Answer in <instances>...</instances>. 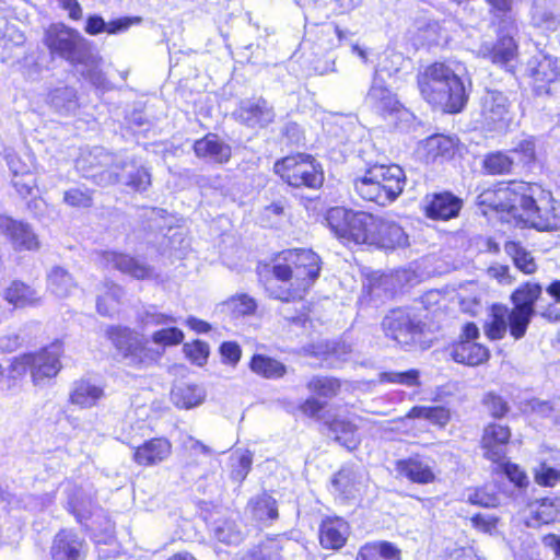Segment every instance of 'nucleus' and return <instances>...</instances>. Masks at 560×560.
I'll return each instance as SVG.
<instances>
[{"instance_id":"nucleus-1","label":"nucleus","mask_w":560,"mask_h":560,"mask_svg":"<svg viewBox=\"0 0 560 560\" xmlns=\"http://www.w3.org/2000/svg\"><path fill=\"white\" fill-rule=\"evenodd\" d=\"M320 271V260L311 249H292L282 253L272 267L273 279L266 290L273 299L289 303L301 301Z\"/></svg>"},{"instance_id":"nucleus-2","label":"nucleus","mask_w":560,"mask_h":560,"mask_svg":"<svg viewBox=\"0 0 560 560\" xmlns=\"http://www.w3.org/2000/svg\"><path fill=\"white\" fill-rule=\"evenodd\" d=\"M506 210L537 231L560 230V205L549 190L536 183H512L502 190Z\"/></svg>"},{"instance_id":"nucleus-3","label":"nucleus","mask_w":560,"mask_h":560,"mask_svg":"<svg viewBox=\"0 0 560 560\" xmlns=\"http://www.w3.org/2000/svg\"><path fill=\"white\" fill-rule=\"evenodd\" d=\"M45 44L51 51L66 59L94 88L108 90L109 82L102 71V58L75 30L65 24H52L45 33Z\"/></svg>"},{"instance_id":"nucleus-4","label":"nucleus","mask_w":560,"mask_h":560,"mask_svg":"<svg viewBox=\"0 0 560 560\" xmlns=\"http://www.w3.org/2000/svg\"><path fill=\"white\" fill-rule=\"evenodd\" d=\"M463 67L455 61L433 62L417 75L421 96L445 113H458L467 103L468 94L460 77Z\"/></svg>"},{"instance_id":"nucleus-5","label":"nucleus","mask_w":560,"mask_h":560,"mask_svg":"<svg viewBox=\"0 0 560 560\" xmlns=\"http://www.w3.org/2000/svg\"><path fill=\"white\" fill-rule=\"evenodd\" d=\"M406 175L396 164H373L361 171L352 180L355 194L363 200L385 207L402 192Z\"/></svg>"},{"instance_id":"nucleus-6","label":"nucleus","mask_w":560,"mask_h":560,"mask_svg":"<svg viewBox=\"0 0 560 560\" xmlns=\"http://www.w3.org/2000/svg\"><path fill=\"white\" fill-rule=\"evenodd\" d=\"M90 155L96 160L92 166L104 170L98 174L100 183L113 185L121 183L135 191H145L151 186V174L133 159L114 155L103 148H95Z\"/></svg>"},{"instance_id":"nucleus-7","label":"nucleus","mask_w":560,"mask_h":560,"mask_svg":"<svg viewBox=\"0 0 560 560\" xmlns=\"http://www.w3.org/2000/svg\"><path fill=\"white\" fill-rule=\"evenodd\" d=\"M61 352L59 343H51L37 352L15 357L10 364V377L18 378L30 371L33 383L39 385L45 380L52 378L58 374L61 369Z\"/></svg>"},{"instance_id":"nucleus-8","label":"nucleus","mask_w":560,"mask_h":560,"mask_svg":"<svg viewBox=\"0 0 560 560\" xmlns=\"http://www.w3.org/2000/svg\"><path fill=\"white\" fill-rule=\"evenodd\" d=\"M273 171L292 187L318 188L324 182L320 165L308 154L299 153L278 160Z\"/></svg>"},{"instance_id":"nucleus-9","label":"nucleus","mask_w":560,"mask_h":560,"mask_svg":"<svg viewBox=\"0 0 560 560\" xmlns=\"http://www.w3.org/2000/svg\"><path fill=\"white\" fill-rule=\"evenodd\" d=\"M376 219L377 217L368 212H354L345 208H332L327 214L329 225L339 237L358 244H371Z\"/></svg>"},{"instance_id":"nucleus-10","label":"nucleus","mask_w":560,"mask_h":560,"mask_svg":"<svg viewBox=\"0 0 560 560\" xmlns=\"http://www.w3.org/2000/svg\"><path fill=\"white\" fill-rule=\"evenodd\" d=\"M387 337L401 347L419 346L423 348L424 323L419 315L409 310L397 308L387 314L382 322Z\"/></svg>"},{"instance_id":"nucleus-11","label":"nucleus","mask_w":560,"mask_h":560,"mask_svg":"<svg viewBox=\"0 0 560 560\" xmlns=\"http://www.w3.org/2000/svg\"><path fill=\"white\" fill-rule=\"evenodd\" d=\"M107 336L118 353L130 366L145 368L155 362L158 353L148 348L142 339L126 327H110Z\"/></svg>"},{"instance_id":"nucleus-12","label":"nucleus","mask_w":560,"mask_h":560,"mask_svg":"<svg viewBox=\"0 0 560 560\" xmlns=\"http://www.w3.org/2000/svg\"><path fill=\"white\" fill-rule=\"evenodd\" d=\"M542 287L537 282L527 281L515 289L511 295L513 303L512 316L514 327L512 337L522 339L527 331L533 316L536 314L535 304L540 300Z\"/></svg>"},{"instance_id":"nucleus-13","label":"nucleus","mask_w":560,"mask_h":560,"mask_svg":"<svg viewBox=\"0 0 560 560\" xmlns=\"http://www.w3.org/2000/svg\"><path fill=\"white\" fill-rule=\"evenodd\" d=\"M397 72V68L390 69L384 63H380L375 68V73L371 88L365 96V104L381 115L398 112L400 103L386 85L382 78V73L392 75Z\"/></svg>"},{"instance_id":"nucleus-14","label":"nucleus","mask_w":560,"mask_h":560,"mask_svg":"<svg viewBox=\"0 0 560 560\" xmlns=\"http://www.w3.org/2000/svg\"><path fill=\"white\" fill-rule=\"evenodd\" d=\"M481 117L489 130H505L513 119L509 98L499 91H488L481 100Z\"/></svg>"},{"instance_id":"nucleus-15","label":"nucleus","mask_w":560,"mask_h":560,"mask_svg":"<svg viewBox=\"0 0 560 560\" xmlns=\"http://www.w3.org/2000/svg\"><path fill=\"white\" fill-rule=\"evenodd\" d=\"M533 90L538 97L560 98V72L557 60L544 56L530 68Z\"/></svg>"},{"instance_id":"nucleus-16","label":"nucleus","mask_w":560,"mask_h":560,"mask_svg":"<svg viewBox=\"0 0 560 560\" xmlns=\"http://www.w3.org/2000/svg\"><path fill=\"white\" fill-rule=\"evenodd\" d=\"M0 234L15 250H35L39 248L38 238L31 225L12 217L0 215Z\"/></svg>"},{"instance_id":"nucleus-17","label":"nucleus","mask_w":560,"mask_h":560,"mask_svg":"<svg viewBox=\"0 0 560 560\" xmlns=\"http://www.w3.org/2000/svg\"><path fill=\"white\" fill-rule=\"evenodd\" d=\"M233 116L237 121L247 127L261 128L273 121L275 113L266 100L253 98L242 101Z\"/></svg>"},{"instance_id":"nucleus-18","label":"nucleus","mask_w":560,"mask_h":560,"mask_svg":"<svg viewBox=\"0 0 560 560\" xmlns=\"http://www.w3.org/2000/svg\"><path fill=\"white\" fill-rule=\"evenodd\" d=\"M101 264L138 280L153 279L155 277L153 267L129 255L117 252H103L101 254Z\"/></svg>"},{"instance_id":"nucleus-19","label":"nucleus","mask_w":560,"mask_h":560,"mask_svg":"<svg viewBox=\"0 0 560 560\" xmlns=\"http://www.w3.org/2000/svg\"><path fill=\"white\" fill-rule=\"evenodd\" d=\"M88 546L83 538L69 529H62L55 536L50 548L54 560H83Z\"/></svg>"},{"instance_id":"nucleus-20","label":"nucleus","mask_w":560,"mask_h":560,"mask_svg":"<svg viewBox=\"0 0 560 560\" xmlns=\"http://www.w3.org/2000/svg\"><path fill=\"white\" fill-rule=\"evenodd\" d=\"M510 439L511 431L509 427L497 423L488 424L481 440L485 457L494 463L503 462Z\"/></svg>"},{"instance_id":"nucleus-21","label":"nucleus","mask_w":560,"mask_h":560,"mask_svg":"<svg viewBox=\"0 0 560 560\" xmlns=\"http://www.w3.org/2000/svg\"><path fill=\"white\" fill-rule=\"evenodd\" d=\"M371 244L385 249H394L406 246L408 244V235L396 222L377 218Z\"/></svg>"},{"instance_id":"nucleus-22","label":"nucleus","mask_w":560,"mask_h":560,"mask_svg":"<svg viewBox=\"0 0 560 560\" xmlns=\"http://www.w3.org/2000/svg\"><path fill=\"white\" fill-rule=\"evenodd\" d=\"M396 470L400 476L416 483L427 485L435 480L433 462L421 456L398 460Z\"/></svg>"},{"instance_id":"nucleus-23","label":"nucleus","mask_w":560,"mask_h":560,"mask_svg":"<svg viewBox=\"0 0 560 560\" xmlns=\"http://www.w3.org/2000/svg\"><path fill=\"white\" fill-rule=\"evenodd\" d=\"M517 46L511 34H503L495 44L483 43L480 45L478 54L489 59L492 63L502 67H509L515 59Z\"/></svg>"},{"instance_id":"nucleus-24","label":"nucleus","mask_w":560,"mask_h":560,"mask_svg":"<svg viewBox=\"0 0 560 560\" xmlns=\"http://www.w3.org/2000/svg\"><path fill=\"white\" fill-rule=\"evenodd\" d=\"M462 199L451 192L434 194L427 197L425 213L434 220H450L458 215Z\"/></svg>"},{"instance_id":"nucleus-25","label":"nucleus","mask_w":560,"mask_h":560,"mask_svg":"<svg viewBox=\"0 0 560 560\" xmlns=\"http://www.w3.org/2000/svg\"><path fill=\"white\" fill-rule=\"evenodd\" d=\"M171 453L172 444L168 440L151 439L135 450L133 460L142 466H153L168 458Z\"/></svg>"},{"instance_id":"nucleus-26","label":"nucleus","mask_w":560,"mask_h":560,"mask_svg":"<svg viewBox=\"0 0 560 560\" xmlns=\"http://www.w3.org/2000/svg\"><path fill=\"white\" fill-rule=\"evenodd\" d=\"M513 327L512 310L501 304H494L483 327L487 337L491 340H500L508 330L512 336Z\"/></svg>"},{"instance_id":"nucleus-27","label":"nucleus","mask_w":560,"mask_h":560,"mask_svg":"<svg viewBox=\"0 0 560 560\" xmlns=\"http://www.w3.org/2000/svg\"><path fill=\"white\" fill-rule=\"evenodd\" d=\"M198 158L209 159L215 163H225L231 158V148L219 139L217 135L209 133L194 144Z\"/></svg>"},{"instance_id":"nucleus-28","label":"nucleus","mask_w":560,"mask_h":560,"mask_svg":"<svg viewBox=\"0 0 560 560\" xmlns=\"http://www.w3.org/2000/svg\"><path fill=\"white\" fill-rule=\"evenodd\" d=\"M348 534L349 527L343 520L327 518L320 525V545L326 549H339L346 544Z\"/></svg>"},{"instance_id":"nucleus-29","label":"nucleus","mask_w":560,"mask_h":560,"mask_svg":"<svg viewBox=\"0 0 560 560\" xmlns=\"http://www.w3.org/2000/svg\"><path fill=\"white\" fill-rule=\"evenodd\" d=\"M529 521L528 524L537 526L539 524H549L560 514L559 498H544L536 500L528 505Z\"/></svg>"},{"instance_id":"nucleus-30","label":"nucleus","mask_w":560,"mask_h":560,"mask_svg":"<svg viewBox=\"0 0 560 560\" xmlns=\"http://www.w3.org/2000/svg\"><path fill=\"white\" fill-rule=\"evenodd\" d=\"M104 397V389L90 380H80L73 384L70 400L81 408H91Z\"/></svg>"},{"instance_id":"nucleus-31","label":"nucleus","mask_w":560,"mask_h":560,"mask_svg":"<svg viewBox=\"0 0 560 560\" xmlns=\"http://www.w3.org/2000/svg\"><path fill=\"white\" fill-rule=\"evenodd\" d=\"M206 390L192 384L180 383L171 390L172 402L180 409H190L203 402Z\"/></svg>"},{"instance_id":"nucleus-32","label":"nucleus","mask_w":560,"mask_h":560,"mask_svg":"<svg viewBox=\"0 0 560 560\" xmlns=\"http://www.w3.org/2000/svg\"><path fill=\"white\" fill-rule=\"evenodd\" d=\"M66 492L68 511L75 516L79 523H83L91 515L92 497L77 486H68Z\"/></svg>"},{"instance_id":"nucleus-33","label":"nucleus","mask_w":560,"mask_h":560,"mask_svg":"<svg viewBox=\"0 0 560 560\" xmlns=\"http://www.w3.org/2000/svg\"><path fill=\"white\" fill-rule=\"evenodd\" d=\"M47 103L62 116L74 113L79 107L77 91L70 86L52 89L47 95Z\"/></svg>"},{"instance_id":"nucleus-34","label":"nucleus","mask_w":560,"mask_h":560,"mask_svg":"<svg viewBox=\"0 0 560 560\" xmlns=\"http://www.w3.org/2000/svg\"><path fill=\"white\" fill-rule=\"evenodd\" d=\"M453 359L467 365H479L489 358V350L477 342L460 340L453 349Z\"/></svg>"},{"instance_id":"nucleus-35","label":"nucleus","mask_w":560,"mask_h":560,"mask_svg":"<svg viewBox=\"0 0 560 560\" xmlns=\"http://www.w3.org/2000/svg\"><path fill=\"white\" fill-rule=\"evenodd\" d=\"M348 33V31H342L332 23L318 26L314 32V44L318 49V54H324L338 47Z\"/></svg>"},{"instance_id":"nucleus-36","label":"nucleus","mask_w":560,"mask_h":560,"mask_svg":"<svg viewBox=\"0 0 560 560\" xmlns=\"http://www.w3.org/2000/svg\"><path fill=\"white\" fill-rule=\"evenodd\" d=\"M327 428L329 436L347 450L351 451L358 446L359 438L357 434V427L350 421L336 418L332 421L327 422Z\"/></svg>"},{"instance_id":"nucleus-37","label":"nucleus","mask_w":560,"mask_h":560,"mask_svg":"<svg viewBox=\"0 0 560 560\" xmlns=\"http://www.w3.org/2000/svg\"><path fill=\"white\" fill-rule=\"evenodd\" d=\"M140 18H122L106 24L101 16L92 15L86 21L85 32L90 35H96L104 31L109 34H117L126 31L135 23H140Z\"/></svg>"},{"instance_id":"nucleus-38","label":"nucleus","mask_w":560,"mask_h":560,"mask_svg":"<svg viewBox=\"0 0 560 560\" xmlns=\"http://www.w3.org/2000/svg\"><path fill=\"white\" fill-rule=\"evenodd\" d=\"M247 509L253 517L260 522L275 521L279 516L277 501L266 492L252 498Z\"/></svg>"},{"instance_id":"nucleus-39","label":"nucleus","mask_w":560,"mask_h":560,"mask_svg":"<svg viewBox=\"0 0 560 560\" xmlns=\"http://www.w3.org/2000/svg\"><path fill=\"white\" fill-rule=\"evenodd\" d=\"M4 299L15 307L32 306L39 302L38 293L20 281H13L4 292Z\"/></svg>"},{"instance_id":"nucleus-40","label":"nucleus","mask_w":560,"mask_h":560,"mask_svg":"<svg viewBox=\"0 0 560 560\" xmlns=\"http://www.w3.org/2000/svg\"><path fill=\"white\" fill-rule=\"evenodd\" d=\"M357 560H400V551L387 541L366 544L359 550Z\"/></svg>"},{"instance_id":"nucleus-41","label":"nucleus","mask_w":560,"mask_h":560,"mask_svg":"<svg viewBox=\"0 0 560 560\" xmlns=\"http://www.w3.org/2000/svg\"><path fill=\"white\" fill-rule=\"evenodd\" d=\"M250 369L254 373L266 378H279L282 377L287 372L285 365L283 363L262 354H255L252 358Z\"/></svg>"},{"instance_id":"nucleus-42","label":"nucleus","mask_w":560,"mask_h":560,"mask_svg":"<svg viewBox=\"0 0 560 560\" xmlns=\"http://www.w3.org/2000/svg\"><path fill=\"white\" fill-rule=\"evenodd\" d=\"M48 288L58 298H67L75 288L72 276L61 267H54L48 275Z\"/></svg>"},{"instance_id":"nucleus-43","label":"nucleus","mask_w":560,"mask_h":560,"mask_svg":"<svg viewBox=\"0 0 560 560\" xmlns=\"http://www.w3.org/2000/svg\"><path fill=\"white\" fill-rule=\"evenodd\" d=\"M505 253L513 259L514 265L524 273H534L537 265L530 252L517 242H506L504 245Z\"/></svg>"},{"instance_id":"nucleus-44","label":"nucleus","mask_w":560,"mask_h":560,"mask_svg":"<svg viewBox=\"0 0 560 560\" xmlns=\"http://www.w3.org/2000/svg\"><path fill=\"white\" fill-rule=\"evenodd\" d=\"M409 419H425L438 425H445L450 420V411L442 406H415L406 415Z\"/></svg>"},{"instance_id":"nucleus-45","label":"nucleus","mask_w":560,"mask_h":560,"mask_svg":"<svg viewBox=\"0 0 560 560\" xmlns=\"http://www.w3.org/2000/svg\"><path fill=\"white\" fill-rule=\"evenodd\" d=\"M104 288L106 290L105 294L97 298L96 308L101 315L110 316L116 311L124 295V290L113 282H106Z\"/></svg>"},{"instance_id":"nucleus-46","label":"nucleus","mask_w":560,"mask_h":560,"mask_svg":"<svg viewBox=\"0 0 560 560\" xmlns=\"http://www.w3.org/2000/svg\"><path fill=\"white\" fill-rule=\"evenodd\" d=\"M214 537L226 545H237L243 540V533L235 521L218 520L213 526Z\"/></svg>"},{"instance_id":"nucleus-47","label":"nucleus","mask_w":560,"mask_h":560,"mask_svg":"<svg viewBox=\"0 0 560 560\" xmlns=\"http://www.w3.org/2000/svg\"><path fill=\"white\" fill-rule=\"evenodd\" d=\"M451 142L443 136L435 135L425 139L421 144V150L425 161L434 162L438 158H442L448 153Z\"/></svg>"},{"instance_id":"nucleus-48","label":"nucleus","mask_w":560,"mask_h":560,"mask_svg":"<svg viewBox=\"0 0 560 560\" xmlns=\"http://www.w3.org/2000/svg\"><path fill=\"white\" fill-rule=\"evenodd\" d=\"M4 158L13 177L27 176L34 168V159L28 153L7 151Z\"/></svg>"},{"instance_id":"nucleus-49","label":"nucleus","mask_w":560,"mask_h":560,"mask_svg":"<svg viewBox=\"0 0 560 560\" xmlns=\"http://www.w3.org/2000/svg\"><path fill=\"white\" fill-rule=\"evenodd\" d=\"M510 152L523 166L530 165L536 161V143L533 137H524L514 142Z\"/></svg>"},{"instance_id":"nucleus-50","label":"nucleus","mask_w":560,"mask_h":560,"mask_svg":"<svg viewBox=\"0 0 560 560\" xmlns=\"http://www.w3.org/2000/svg\"><path fill=\"white\" fill-rule=\"evenodd\" d=\"M466 498L469 503L483 508H494L500 503L499 495L491 486L468 489Z\"/></svg>"},{"instance_id":"nucleus-51","label":"nucleus","mask_w":560,"mask_h":560,"mask_svg":"<svg viewBox=\"0 0 560 560\" xmlns=\"http://www.w3.org/2000/svg\"><path fill=\"white\" fill-rule=\"evenodd\" d=\"M514 165V159L503 152H493L483 160L485 170L493 175L510 173Z\"/></svg>"},{"instance_id":"nucleus-52","label":"nucleus","mask_w":560,"mask_h":560,"mask_svg":"<svg viewBox=\"0 0 560 560\" xmlns=\"http://www.w3.org/2000/svg\"><path fill=\"white\" fill-rule=\"evenodd\" d=\"M253 463V455L249 451H237L231 456V477L237 482H242L248 475Z\"/></svg>"},{"instance_id":"nucleus-53","label":"nucleus","mask_w":560,"mask_h":560,"mask_svg":"<svg viewBox=\"0 0 560 560\" xmlns=\"http://www.w3.org/2000/svg\"><path fill=\"white\" fill-rule=\"evenodd\" d=\"M307 388L322 397L331 398L338 394L340 383L337 378L315 376L307 383Z\"/></svg>"},{"instance_id":"nucleus-54","label":"nucleus","mask_w":560,"mask_h":560,"mask_svg":"<svg viewBox=\"0 0 560 560\" xmlns=\"http://www.w3.org/2000/svg\"><path fill=\"white\" fill-rule=\"evenodd\" d=\"M354 476L351 469H340L332 479L334 487L347 498H355L360 492V485L352 480Z\"/></svg>"},{"instance_id":"nucleus-55","label":"nucleus","mask_w":560,"mask_h":560,"mask_svg":"<svg viewBox=\"0 0 560 560\" xmlns=\"http://www.w3.org/2000/svg\"><path fill=\"white\" fill-rule=\"evenodd\" d=\"M241 560H281V557L277 545L260 544L246 550Z\"/></svg>"},{"instance_id":"nucleus-56","label":"nucleus","mask_w":560,"mask_h":560,"mask_svg":"<svg viewBox=\"0 0 560 560\" xmlns=\"http://www.w3.org/2000/svg\"><path fill=\"white\" fill-rule=\"evenodd\" d=\"M224 305L235 316L250 315L256 311L257 304L253 298L247 294H238L229 299Z\"/></svg>"},{"instance_id":"nucleus-57","label":"nucleus","mask_w":560,"mask_h":560,"mask_svg":"<svg viewBox=\"0 0 560 560\" xmlns=\"http://www.w3.org/2000/svg\"><path fill=\"white\" fill-rule=\"evenodd\" d=\"M139 320L143 327L165 326L176 323L173 316L158 312L156 307L152 305L139 314Z\"/></svg>"},{"instance_id":"nucleus-58","label":"nucleus","mask_w":560,"mask_h":560,"mask_svg":"<svg viewBox=\"0 0 560 560\" xmlns=\"http://www.w3.org/2000/svg\"><path fill=\"white\" fill-rule=\"evenodd\" d=\"M63 202L70 207L90 208L93 198L89 189L70 188L63 192Z\"/></svg>"},{"instance_id":"nucleus-59","label":"nucleus","mask_w":560,"mask_h":560,"mask_svg":"<svg viewBox=\"0 0 560 560\" xmlns=\"http://www.w3.org/2000/svg\"><path fill=\"white\" fill-rule=\"evenodd\" d=\"M482 402L493 418H502L510 410L509 402L502 396L492 392L485 395Z\"/></svg>"},{"instance_id":"nucleus-60","label":"nucleus","mask_w":560,"mask_h":560,"mask_svg":"<svg viewBox=\"0 0 560 560\" xmlns=\"http://www.w3.org/2000/svg\"><path fill=\"white\" fill-rule=\"evenodd\" d=\"M532 22L535 26L545 30H555L559 23L557 15L541 5H534Z\"/></svg>"},{"instance_id":"nucleus-61","label":"nucleus","mask_w":560,"mask_h":560,"mask_svg":"<svg viewBox=\"0 0 560 560\" xmlns=\"http://www.w3.org/2000/svg\"><path fill=\"white\" fill-rule=\"evenodd\" d=\"M419 371L409 370L406 372H384L381 374V381L402 384L406 386L418 385Z\"/></svg>"},{"instance_id":"nucleus-62","label":"nucleus","mask_w":560,"mask_h":560,"mask_svg":"<svg viewBox=\"0 0 560 560\" xmlns=\"http://www.w3.org/2000/svg\"><path fill=\"white\" fill-rule=\"evenodd\" d=\"M183 331L176 327L161 329L152 335L153 342L163 346L178 345L183 341Z\"/></svg>"},{"instance_id":"nucleus-63","label":"nucleus","mask_w":560,"mask_h":560,"mask_svg":"<svg viewBox=\"0 0 560 560\" xmlns=\"http://www.w3.org/2000/svg\"><path fill=\"white\" fill-rule=\"evenodd\" d=\"M184 351L186 357L197 365H203L209 355V347L206 342L202 341L185 343Z\"/></svg>"},{"instance_id":"nucleus-64","label":"nucleus","mask_w":560,"mask_h":560,"mask_svg":"<svg viewBox=\"0 0 560 560\" xmlns=\"http://www.w3.org/2000/svg\"><path fill=\"white\" fill-rule=\"evenodd\" d=\"M535 479L539 485L552 487L560 481V471L541 463L535 468Z\"/></svg>"}]
</instances>
